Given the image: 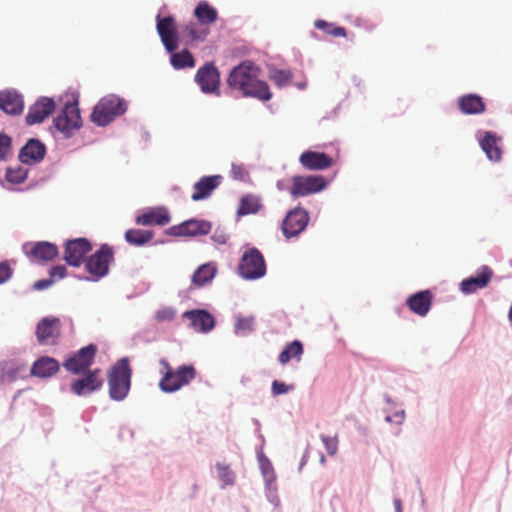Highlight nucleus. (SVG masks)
Returning a JSON list of instances; mask_svg holds the SVG:
<instances>
[{"mask_svg":"<svg viewBox=\"0 0 512 512\" xmlns=\"http://www.w3.org/2000/svg\"><path fill=\"white\" fill-rule=\"evenodd\" d=\"M260 69L251 61H243L234 67L228 76V86L240 91L244 97H252L262 101L272 98L269 86L258 78Z\"/></svg>","mask_w":512,"mask_h":512,"instance_id":"nucleus-1","label":"nucleus"},{"mask_svg":"<svg viewBox=\"0 0 512 512\" xmlns=\"http://www.w3.org/2000/svg\"><path fill=\"white\" fill-rule=\"evenodd\" d=\"M132 369L129 359H119L108 371L107 382L111 400L121 402L125 400L131 388Z\"/></svg>","mask_w":512,"mask_h":512,"instance_id":"nucleus-2","label":"nucleus"},{"mask_svg":"<svg viewBox=\"0 0 512 512\" xmlns=\"http://www.w3.org/2000/svg\"><path fill=\"white\" fill-rule=\"evenodd\" d=\"M128 108L124 98L116 94H109L100 99L93 108L91 121L100 127L110 124L116 117L123 115Z\"/></svg>","mask_w":512,"mask_h":512,"instance_id":"nucleus-3","label":"nucleus"},{"mask_svg":"<svg viewBox=\"0 0 512 512\" xmlns=\"http://www.w3.org/2000/svg\"><path fill=\"white\" fill-rule=\"evenodd\" d=\"M160 364L166 370L159 383L160 389L165 393L178 391L196 377V371L192 365H182L173 370L164 358L160 360Z\"/></svg>","mask_w":512,"mask_h":512,"instance_id":"nucleus-4","label":"nucleus"},{"mask_svg":"<svg viewBox=\"0 0 512 512\" xmlns=\"http://www.w3.org/2000/svg\"><path fill=\"white\" fill-rule=\"evenodd\" d=\"M266 272V262L261 251L256 247H248L238 264L239 276L245 280H257L264 277Z\"/></svg>","mask_w":512,"mask_h":512,"instance_id":"nucleus-5","label":"nucleus"},{"mask_svg":"<svg viewBox=\"0 0 512 512\" xmlns=\"http://www.w3.org/2000/svg\"><path fill=\"white\" fill-rule=\"evenodd\" d=\"M113 250L108 244H102L100 248L85 261V268L91 275L83 277L86 281H98L109 272V264L113 261Z\"/></svg>","mask_w":512,"mask_h":512,"instance_id":"nucleus-6","label":"nucleus"},{"mask_svg":"<svg viewBox=\"0 0 512 512\" xmlns=\"http://www.w3.org/2000/svg\"><path fill=\"white\" fill-rule=\"evenodd\" d=\"M53 126L64 138L71 137L75 130L80 129L82 120L78 102L65 103L58 115L53 119Z\"/></svg>","mask_w":512,"mask_h":512,"instance_id":"nucleus-7","label":"nucleus"},{"mask_svg":"<svg viewBox=\"0 0 512 512\" xmlns=\"http://www.w3.org/2000/svg\"><path fill=\"white\" fill-rule=\"evenodd\" d=\"M327 184L322 175H296L292 177L289 193L293 198L305 197L325 190Z\"/></svg>","mask_w":512,"mask_h":512,"instance_id":"nucleus-8","label":"nucleus"},{"mask_svg":"<svg viewBox=\"0 0 512 512\" xmlns=\"http://www.w3.org/2000/svg\"><path fill=\"white\" fill-rule=\"evenodd\" d=\"M194 81L203 94L220 95V72L214 62H206L199 67Z\"/></svg>","mask_w":512,"mask_h":512,"instance_id":"nucleus-9","label":"nucleus"},{"mask_svg":"<svg viewBox=\"0 0 512 512\" xmlns=\"http://www.w3.org/2000/svg\"><path fill=\"white\" fill-rule=\"evenodd\" d=\"M309 220L308 211L301 206L289 210L281 225L283 235L287 239L299 236L306 229Z\"/></svg>","mask_w":512,"mask_h":512,"instance_id":"nucleus-10","label":"nucleus"},{"mask_svg":"<svg viewBox=\"0 0 512 512\" xmlns=\"http://www.w3.org/2000/svg\"><path fill=\"white\" fill-rule=\"evenodd\" d=\"M92 250L90 241L86 238H76L66 241L64 246V260L73 267H79L86 255Z\"/></svg>","mask_w":512,"mask_h":512,"instance_id":"nucleus-11","label":"nucleus"},{"mask_svg":"<svg viewBox=\"0 0 512 512\" xmlns=\"http://www.w3.org/2000/svg\"><path fill=\"white\" fill-rule=\"evenodd\" d=\"M96 352L97 346L95 344L82 347L65 361L64 367L73 374H80L86 371L93 363Z\"/></svg>","mask_w":512,"mask_h":512,"instance_id":"nucleus-12","label":"nucleus"},{"mask_svg":"<svg viewBox=\"0 0 512 512\" xmlns=\"http://www.w3.org/2000/svg\"><path fill=\"white\" fill-rule=\"evenodd\" d=\"M156 22L157 32L165 49L167 52L175 51L178 47V36L173 16L161 17V15L158 14L156 16Z\"/></svg>","mask_w":512,"mask_h":512,"instance_id":"nucleus-13","label":"nucleus"},{"mask_svg":"<svg viewBox=\"0 0 512 512\" xmlns=\"http://www.w3.org/2000/svg\"><path fill=\"white\" fill-rule=\"evenodd\" d=\"M211 229V222L192 218L179 225L170 227L167 230V234L178 237L207 235Z\"/></svg>","mask_w":512,"mask_h":512,"instance_id":"nucleus-14","label":"nucleus"},{"mask_svg":"<svg viewBox=\"0 0 512 512\" xmlns=\"http://www.w3.org/2000/svg\"><path fill=\"white\" fill-rule=\"evenodd\" d=\"M476 139L485 153L486 157L493 162H499L502 158V150L500 147L501 137L493 131L476 132Z\"/></svg>","mask_w":512,"mask_h":512,"instance_id":"nucleus-15","label":"nucleus"},{"mask_svg":"<svg viewBox=\"0 0 512 512\" xmlns=\"http://www.w3.org/2000/svg\"><path fill=\"white\" fill-rule=\"evenodd\" d=\"M493 276V271L487 265L481 266L476 275H472L460 282V291L465 295H471L478 290L487 287Z\"/></svg>","mask_w":512,"mask_h":512,"instance_id":"nucleus-16","label":"nucleus"},{"mask_svg":"<svg viewBox=\"0 0 512 512\" xmlns=\"http://www.w3.org/2000/svg\"><path fill=\"white\" fill-rule=\"evenodd\" d=\"M55 109V101L53 98L40 97L33 105L29 107L25 117L27 125H35L42 123Z\"/></svg>","mask_w":512,"mask_h":512,"instance_id":"nucleus-17","label":"nucleus"},{"mask_svg":"<svg viewBox=\"0 0 512 512\" xmlns=\"http://www.w3.org/2000/svg\"><path fill=\"white\" fill-rule=\"evenodd\" d=\"M22 250L27 256L41 261H51L55 259L59 253L57 246L47 241L36 243L26 242L23 244Z\"/></svg>","mask_w":512,"mask_h":512,"instance_id":"nucleus-18","label":"nucleus"},{"mask_svg":"<svg viewBox=\"0 0 512 512\" xmlns=\"http://www.w3.org/2000/svg\"><path fill=\"white\" fill-rule=\"evenodd\" d=\"M99 370H89L85 376L76 379L71 384V391L77 396H88L98 391L102 380L98 378Z\"/></svg>","mask_w":512,"mask_h":512,"instance_id":"nucleus-19","label":"nucleus"},{"mask_svg":"<svg viewBox=\"0 0 512 512\" xmlns=\"http://www.w3.org/2000/svg\"><path fill=\"white\" fill-rule=\"evenodd\" d=\"M0 110L12 116L20 115L24 110V99L16 89L0 91Z\"/></svg>","mask_w":512,"mask_h":512,"instance_id":"nucleus-20","label":"nucleus"},{"mask_svg":"<svg viewBox=\"0 0 512 512\" xmlns=\"http://www.w3.org/2000/svg\"><path fill=\"white\" fill-rule=\"evenodd\" d=\"M46 154L45 145L36 138L29 139L20 149L18 158L22 164L33 165L41 162Z\"/></svg>","mask_w":512,"mask_h":512,"instance_id":"nucleus-21","label":"nucleus"},{"mask_svg":"<svg viewBox=\"0 0 512 512\" xmlns=\"http://www.w3.org/2000/svg\"><path fill=\"white\" fill-rule=\"evenodd\" d=\"M183 318L190 321V326L197 332L208 333L215 326V319L204 309H193L183 313Z\"/></svg>","mask_w":512,"mask_h":512,"instance_id":"nucleus-22","label":"nucleus"},{"mask_svg":"<svg viewBox=\"0 0 512 512\" xmlns=\"http://www.w3.org/2000/svg\"><path fill=\"white\" fill-rule=\"evenodd\" d=\"M300 164L309 171H322L333 164V159L324 152L307 150L299 157Z\"/></svg>","mask_w":512,"mask_h":512,"instance_id":"nucleus-23","label":"nucleus"},{"mask_svg":"<svg viewBox=\"0 0 512 512\" xmlns=\"http://www.w3.org/2000/svg\"><path fill=\"white\" fill-rule=\"evenodd\" d=\"M223 177L221 175H209L201 177L194 185V192L191 199L194 202L205 200L211 196L222 183Z\"/></svg>","mask_w":512,"mask_h":512,"instance_id":"nucleus-24","label":"nucleus"},{"mask_svg":"<svg viewBox=\"0 0 512 512\" xmlns=\"http://www.w3.org/2000/svg\"><path fill=\"white\" fill-rule=\"evenodd\" d=\"M28 376L27 365L15 360L0 362V382L13 383Z\"/></svg>","mask_w":512,"mask_h":512,"instance_id":"nucleus-25","label":"nucleus"},{"mask_svg":"<svg viewBox=\"0 0 512 512\" xmlns=\"http://www.w3.org/2000/svg\"><path fill=\"white\" fill-rule=\"evenodd\" d=\"M457 105L460 112L465 115H478L486 110L483 98L474 93L460 96L457 99Z\"/></svg>","mask_w":512,"mask_h":512,"instance_id":"nucleus-26","label":"nucleus"},{"mask_svg":"<svg viewBox=\"0 0 512 512\" xmlns=\"http://www.w3.org/2000/svg\"><path fill=\"white\" fill-rule=\"evenodd\" d=\"M406 304L413 313L426 316L431 308L432 294L429 290L418 291L407 298Z\"/></svg>","mask_w":512,"mask_h":512,"instance_id":"nucleus-27","label":"nucleus"},{"mask_svg":"<svg viewBox=\"0 0 512 512\" xmlns=\"http://www.w3.org/2000/svg\"><path fill=\"white\" fill-rule=\"evenodd\" d=\"M60 320L57 317H44L36 326V337L40 344H49L58 332Z\"/></svg>","mask_w":512,"mask_h":512,"instance_id":"nucleus-28","label":"nucleus"},{"mask_svg":"<svg viewBox=\"0 0 512 512\" xmlns=\"http://www.w3.org/2000/svg\"><path fill=\"white\" fill-rule=\"evenodd\" d=\"M218 272L217 264L213 261L200 265L192 274L191 285L202 288L210 284Z\"/></svg>","mask_w":512,"mask_h":512,"instance_id":"nucleus-29","label":"nucleus"},{"mask_svg":"<svg viewBox=\"0 0 512 512\" xmlns=\"http://www.w3.org/2000/svg\"><path fill=\"white\" fill-rule=\"evenodd\" d=\"M171 217L169 212L164 207L152 208L145 213L136 217V223L138 225L150 226V225H166L170 222Z\"/></svg>","mask_w":512,"mask_h":512,"instance_id":"nucleus-30","label":"nucleus"},{"mask_svg":"<svg viewBox=\"0 0 512 512\" xmlns=\"http://www.w3.org/2000/svg\"><path fill=\"white\" fill-rule=\"evenodd\" d=\"M59 368V362L55 358L42 356L33 363L30 374L38 378H48L57 373Z\"/></svg>","mask_w":512,"mask_h":512,"instance_id":"nucleus-31","label":"nucleus"},{"mask_svg":"<svg viewBox=\"0 0 512 512\" xmlns=\"http://www.w3.org/2000/svg\"><path fill=\"white\" fill-rule=\"evenodd\" d=\"M193 14L201 26H209L215 23L218 19L217 10L206 0L198 2L194 8Z\"/></svg>","mask_w":512,"mask_h":512,"instance_id":"nucleus-32","label":"nucleus"},{"mask_svg":"<svg viewBox=\"0 0 512 512\" xmlns=\"http://www.w3.org/2000/svg\"><path fill=\"white\" fill-rule=\"evenodd\" d=\"M262 208L261 198L254 194H246L241 197L237 215L239 217L256 214Z\"/></svg>","mask_w":512,"mask_h":512,"instance_id":"nucleus-33","label":"nucleus"},{"mask_svg":"<svg viewBox=\"0 0 512 512\" xmlns=\"http://www.w3.org/2000/svg\"><path fill=\"white\" fill-rule=\"evenodd\" d=\"M170 63L176 70L192 68L195 66V59L190 51L184 49L180 52H169Z\"/></svg>","mask_w":512,"mask_h":512,"instance_id":"nucleus-34","label":"nucleus"},{"mask_svg":"<svg viewBox=\"0 0 512 512\" xmlns=\"http://www.w3.org/2000/svg\"><path fill=\"white\" fill-rule=\"evenodd\" d=\"M183 34L191 41H204L209 35V28L203 27L193 21L184 24L182 27Z\"/></svg>","mask_w":512,"mask_h":512,"instance_id":"nucleus-35","label":"nucleus"},{"mask_svg":"<svg viewBox=\"0 0 512 512\" xmlns=\"http://www.w3.org/2000/svg\"><path fill=\"white\" fill-rule=\"evenodd\" d=\"M153 232L141 229H129L125 232V240L133 246H144L153 238Z\"/></svg>","mask_w":512,"mask_h":512,"instance_id":"nucleus-36","label":"nucleus"},{"mask_svg":"<svg viewBox=\"0 0 512 512\" xmlns=\"http://www.w3.org/2000/svg\"><path fill=\"white\" fill-rule=\"evenodd\" d=\"M303 354V345L300 341L294 340L289 343L279 354V362L281 364L288 363L292 358L300 357Z\"/></svg>","mask_w":512,"mask_h":512,"instance_id":"nucleus-37","label":"nucleus"},{"mask_svg":"<svg viewBox=\"0 0 512 512\" xmlns=\"http://www.w3.org/2000/svg\"><path fill=\"white\" fill-rule=\"evenodd\" d=\"M257 457L264 483L276 482L275 471L270 460L263 452H258Z\"/></svg>","mask_w":512,"mask_h":512,"instance_id":"nucleus-38","label":"nucleus"},{"mask_svg":"<svg viewBox=\"0 0 512 512\" xmlns=\"http://www.w3.org/2000/svg\"><path fill=\"white\" fill-rule=\"evenodd\" d=\"M215 468L217 470L218 478L222 483V489L235 484L236 475L229 465L218 462L216 463Z\"/></svg>","mask_w":512,"mask_h":512,"instance_id":"nucleus-39","label":"nucleus"},{"mask_svg":"<svg viewBox=\"0 0 512 512\" xmlns=\"http://www.w3.org/2000/svg\"><path fill=\"white\" fill-rule=\"evenodd\" d=\"M28 176V169L17 165L16 167H8L6 169L5 179L8 183L17 185L23 183Z\"/></svg>","mask_w":512,"mask_h":512,"instance_id":"nucleus-40","label":"nucleus"},{"mask_svg":"<svg viewBox=\"0 0 512 512\" xmlns=\"http://www.w3.org/2000/svg\"><path fill=\"white\" fill-rule=\"evenodd\" d=\"M269 78L277 87L282 88L291 82L292 73L289 70L273 68L269 71Z\"/></svg>","mask_w":512,"mask_h":512,"instance_id":"nucleus-41","label":"nucleus"},{"mask_svg":"<svg viewBox=\"0 0 512 512\" xmlns=\"http://www.w3.org/2000/svg\"><path fill=\"white\" fill-rule=\"evenodd\" d=\"M254 326V318L253 317H239L237 322L235 323V333L237 335L246 336L252 330Z\"/></svg>","mask_w":512,"mask_h":512,"instance_id":"nucleus-42","label":"nucleus"},{"mask_svg":"<svg viewBox=\"0 0 512 512\" xmlns=\"http://www.w3.org/2000/svg\"><path fill=\"white\" fill-rule=\"evenodd\" d=\"M12 139L9 135L0 133V161H5L11 155Z\"/></svg>","mask_w":512,"mask_h":512,"instance_id":"nucleus-43","label":"nucleus"},{"mask_svg":"<svg viewBox=\"0 0 512 512\" xmlns=\"http://www.w3.org/2000/svg\"><path fill=\"white\" fill-rule=\"evenodd\" d=\"M265 494L267 500L271 504H273L276 507L280 504V500L277 494L276 482L265 483Z\"/></svg>","mask_w":512,"mask_h":512,"instance_id":"nucleus-44","label":"nucleus"},{"mask_svg":"<svg viewBox=\"0 0 512 512\" xmlns=\"http://www.w3.org/2000/svg\"><path fill=\"white\" fill-rule=\"evenodd\" d=\"M321 440L327 450V452L333 456L336 454L338 450V441L336 437H329L326 435H321Z\"/></svg>","mask_w":512,"mask_h":512,"instance_id":"nucleus-45","label":"nucleus"},{"mask_svg":"<svg viewBox=\"0 0 512 512\" xmlns=\"http://www.w3.org/2000/svg\"><path fill=\"white\" fill-rule=\"evenodd\" d=\"M228 238H229V235L226 233L225 229L222 227H217L214 230L213 234L211 235V240L218 245L226 244Z\"/></svg>","mask_w":512,"mask_h":512,"instance_id":"nucleus-46","label":"nucleus"},{"mask_svg":"<svg viewBox=\"0 0 512 512\" xmlns=\"http://www.w3.org/2000/svg\"><path fill=\"white\" fill-rule=\"evenodd\" d=\"M292 389H293V386H289V385L285 384L284 382H281L278 380H274L272 382L271 391L274 396L286 394L287 392H289Z\"/></svg>","mask_w":512,"mask_h":512,"instance_id":"nucleus-47","label":"nucleus"},{"mask_svg":"<svg viewBox=\"0 0 512 512\" xmlns=\"http://www.w3.org/2000/svg\"><path fill=\"white\" fill-rule=\"evenodd\" d=\"M13 270L6 261L0 262V285L11 279Z\"/></svg>","mask_w":512,"mask_h":512,"instance_id":"nucleus-48","label":"nucleus"},{"mask_svg":"<svg viewBox=\"0 0 512 512\" xmlns=\"http://www.w3.org/2000/svg\"><path fill=\"white\" fill-rule=\"evenodd\" d=\"M231 175L235 180L245 181L248 177V173L242 165L232 164Z\"/></svg>","mask_w":512,"mask_h":512,"instance_id":"nucleus-49","label":"nucleus"},{"mask_svg":"<svg viewBox=\"0 0 512 512\" xmlns=\"http://www.w3.org/2000/svg\"><path fill=\"white\" fill-rule=\"evenodd\" d=\"M66 267L63 265H56L53 266L50 271L49 275L50 278L54 280V278L63 279L66 276Z\"/></svg>","mask_w":512,"mask_h":512,"instance_id":"nucleus-50","label":"nucleus"},{"mask_svg":"<svg viewBox=\"0 0 512 512\" xmlns=\"http://www.w3.org/2000/svg\"><path fill=\"white\" fill-rule=\"evenodd\" d=\"M174 310L171 308H163L156 312V319L159 321L171 320L174 317Z\"/></svg>","mask_w":512,"mask_h":512,"instance_id":"nucleus-51","label":"nucleus"},{"mask_svg":"<svg viewBox=\"0 0 512 512\" xmlns=\"http://www.w3.org/2000/svg\"><path fill=\"white\" fill-rule=\"evenodd\" d=\"M404 419H405L404 410L397 411L393 415H388L385 417L386 422H388V423L395 422L398 425H401L404 422Z\"/></svg>","mask_w":512,"mask_h":512,"instance_id":"nucleus-52","label":"nucleus"},{"mask_svg":"<svg viewBox=\"0 0 512 512\" xmlns=\"http://www.w3.org/2000/svg\"><path fill=\"white\" fill-rule=\"evenodd\" d=\"M53 283H54V280L52 278L41 279V280L36 281L33 284V289L37 290V291L45 290V289L49 288L50 286H52Z\"/></svg>","mask_w":512,"mask_h":512,"instance_id":"nucleus-53","label":"nucleus"},{"mask_svg":"<svg viewBox=\"0 0 512 512\" xmlns=\"http://www.w3.org/2000/svg\"><path fill=\"white\" fill-rule=\"evenodd\" d=\"M327 33L335 37H344L346 35V30L343 27H335L331 30H327Z\"/></svg>","mask_w":512,"mask_h":512,"instance_id":"nucleus-54","label":"nucleus"},{"mask_svg":"<svg viewBox=\"0 0 512 512\" xmlns=\"http://www.w3.org/2000/svg\"><path fill=\"white\" fill-rule=\"evenodd\" d=\"M315 27L320 30H324L327 32V30H331V24L326 22L325 20H316L315 21Z\"/></svg>","mask_w":512,"mask_h":512,"instance_id":"nucleus-55","label":"nucleus"},{"mask_svg":"<svg viewBox=\"0 0 512 512\" xmlns=\"http://www.w3.org/2000/svg\"><path fill=\"white\" fill-rule=\"evenodd\" d=\"M393 504H394L395 512H403L401 499L394 498Z\"/></svg>","mask_w":512,"mask_h":512,"instance_id":"nucleus-56","label":"nucleus"},{"mask_svg":"<svg viewBox=\"0 0 512 512\" xmlns=\"http://www.w3.org/2000/svg\"><path fill=\"white\" fill-rule=\"evenodd\" d=\"M307 460H308V451H306L301 458V461L299 464V470H301L303 468V466L307 463Z\"/></svg>","mask_w":512,"mask_h":512,"instance_id":"nucleus-57","label":"nucleus"},{"mask_svg":"<svg viewBox=\"0 0 512 512\" xmlns=\"http://www.w3.org/2000/svg\"><path fill=\"white\" fill-rule=\"evenodd\" d=\"M296 86L299 88V89H305L306 87V82H301V83H297Z\"/></svg>","mask_w":512,"mask_h":512,"instance_id":"nucleus-58","label":"nucleus"},{"mask_svg":"<svg viewBox=\"0 0 512 512\" xmlns=\"http://www.w3.org/2000/svg\"><path fill=\"white\" fill-rule=\"evenodd\" d=\"M508 318H509L510 322H512V304H511V307L509 310Z\"/></svg>","mask_w":512,"mask_h":512,"instance_id":"nucleus-59","label":"nucleus"},{"mask_svg":"<svg viewBox=\"0 0 512 512\" xmlns=\"http://www.w3.org/2000/svg\"><path fill=\"white\" fill-rule=\"evenodd\" d=\"M325 462H326V458H325V456L322 454V455H321V457H320V463H321V464H325Z\"/></svg>","mask_w":512,"mask_h":512,"instance_id":"nucleus-60","label":"nucleus"},{"mask_svg":"<svg viewBox=\"0 0 512 512\" xmlns=\"http://www.w3.org/2000/svg\"><path fill=\"white\" fill-rule=\"evenodd\" d=\"M277 187H278L279 189H282V188H281V187H282V184H280V182H277Z\"/></svg>","mask_w":512,"mask_h":512,"instance_id":"nucleus-61","label":"nucleus"},{"mask_svg":"<svg viewBox=\"0 0 512 512\" xmlns=\"http://www.w3.org/2000/svg\"><path fill=\"white\" fill-rule=\"evenodd\" d=\"M277 187H278L279 189H282V188H281V187H282V184H280V182H277Z\"/></svg>","mask_w":512,"mask_h":512,"instance_id":"nucleus-62","label":"nucleus"}]
</instances>
